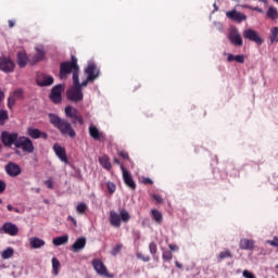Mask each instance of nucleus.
Returning a JSON list of instances; mask_svg holds the SVG:
<instances>
[{"instance_id": "obj_1", "label": "nucleus", "mask_w": 278, "mask_h": 278, "mask_svg": "<svg viewBox=\"0 0 278 278\" xmlns=\"http://www.w3.org/2000/svg\"><path fill=\"white\" fill-rule=\"evenodd\" d=\"M71 73L74 84L71 88V101L73 103H79V101H84L83 88H87L88 83L94 80H89L87 76L86 80L79 83V64H77V58L75 55L71 56Z\"/></svg>"}, {"instance_id": "obj_2", "label": "nucleus", "mask_w": 278, "mask_h": 278, "mask_svg": "<svg viewBox=\"0 0 278 278\" xmlns=\"http://www.w3.org/2000/svg\"><path fill=\"white\" fill-rule=\"evenodd\" d=\"M48 118L51 125H53L55 129H59L63 136L66 134L71 135V123H68V121L58 116L54 113H49Z\"/></svg>"}, {"instance_id": "obj_3", "label": "nucleus", "mask_w": 278, "mask_h": 278, "mask_svg": "<svg viewBox=\"0 0 278 278\" xmlns=\"http://www.w3.org/2000/svg\"><path fill=\"white\" fill-rule=\"evenodd\" d=\"M129 220H131V215H129V212L125 208H123L119 214L116 213V211L110 212V224L112 227H121V222L129 223Z\"/></svg>"}, {"instance_id": "obj_4", "label": "nucleus", "mask_w": 278, "mask_h": 278, "mask_svg": "<svg viewBox=\"0 0 278 278\" xmlns=\"http://www.w3.org/2000/svg\"><path fill=\"white\" fill-rule=\"evenodd\" d=\"M18 132H10L8 130H3L0 134V140L3 144V147H16V143L18 142Z\"/></svg>"}, {"instance_id": "obj_5", "label": "nucleus", "mask_w": 278, "mask_h": 278, "mask_svg": "<svg viewBox=\"0 0 278 278\" xmlns=\"http://www.w3.org/2000/svg\"><path fill=\"white\" fill-rule=\"evenodd\" d=\"M15 149H22L24 153H34L35 147L34 141L29 137H18Z\"/></svg>"}, {"instance_id": "obj_6", "label": "nucleus", "mask_w": 278, "mask_h": 278, "mask_svg": "<svg viewBox=\"0 0 278 278\" xmlns=\"http://www.w3.org/2000/svg\"><path fill=\"white\" fill-rule=\"evenodd\" d=\"M14 61L8 56H0V71L2 73H14Z\"/></svg>"}, {"instance_id": "obj_7", "label": "nucleus", "mask_w": 278, "mask_h": 278, "mask_svg": "<svg viewBox=\"0 0 278 278\" xmlns=\"http://www.w3.org/2000/svg\"><path fill=\"white\" fill-rule=\"evenodd\" d=\"M36 53L29 60L30 64H38V62H42L47 58V50H45V46L38 45L35 47Z\"/></svg>"}, {"instance_id": "obj_8", "label": "nucleus", "mask_w": 278, "mask_h": 278, "mask_svg": "<svg viewBox=\"0 0 278 278\" xmlns=\"http://www.w3.org/2000/svg\"><path fill=\"white\" fill-rule=\"evenodd\" d=\"M100 74L101 71L94 63H89L85 68V75H87L89 81H94V79H98Z\"/></svg>"}, {"instance_id": "obj_9", "label": "nucleus", "mask_w": 278, "mask_h": 278, "mask_svg": "<svg viewBox=\"0 0 278 278\" xmlns=\"http://www.w3.org/2000/svg\"><path fill=\"white\" fill-rule=\"evenodd\" d=\"M243 38H245V40H250L251 42H255V45H263L264 43V39H262V37H260V34H257L256 30L253 29H245L243 31Z\"/></svg>"}, {"instance_id": "obj_10", "label": "nucleus", "mask_w": 278, "mask_h": 278, "mask_svg": "<svg viewBox=\"0 0 278 278\" xmlns=\"http://www.w3.org/2000/svg\"><path fill=\"white\" fill-rule=\"evenodd\" d=\"M92 266L96 273H98L101 277H112V275H110L108 271V267H105V264H103L101 260L94 258L92 261Z\"/></svg>"}, {"instance_id": "obj_11", "label": "nucleus", "mask_w": 278, "mask_h": 278, "mask_svg": "<svg viewBox=\"0 0 278 278\" xmlns=\"http://www.w3.org/2000/svg\"><path fill=\"white\" fill-rule=\"evenodd\" d=\"M122 173H123V180L124 184L130 188V190H136V181L134 180V177L131 176V173L125 168V165H121Z\"/></svg>"}, {"instance_id": "obj_12", "label": "nucleus", "mask_w": 278, "mask_h": 278, "mask_svg": "<svg viewBox=\"0 0 278 278\" xmlns=\"http://www.w3.org/2000/svg\"><path fill=\"white\" fill-rule=\"evenodd\" d=\"M64 90V86L62 84L56 85L52 88L50 93V99L52 103H60L62 101V91Z\"/></svg>"}, {"instance_id": "obj_13", "label": "nucleus", "mask_w": 278, "mask_h": 278, "mask_svg": "<svg viewBox=\"0 0 278 278\" xmlns=\"http://www.w3.org/2000/svg\"><path fill=\"white\" fill-rule=\"evenodd\" d=\"M228 40L231 42V45H235L236 47H242V45H244V42L242 41V36L236 28L229 31Z\"/></svg>"}, {"instance_id": "obj_14", "label": "nucleus", "mask_w": 278, "mask_h": 278, "mask_svg": "<svg viewBox=\"0 0 278 278\" xmlns=\"http://www.w3.org/2000/svg\"><path fill=\"white\" fill-rule=\"evenodd\" d=\"M227 18L235 21V23H242L247 21V15L244 13L238 12L236 9L226 12Z\"/></svg>"}, {"instance_id": "obj_15", "label": "nucleus", "mask_w": 278, "mask_h": 278, "mask_svg": "<svg viewBox=\"0 0 278 278\" xmlns=\"http://www.w3.org/2000/svg\"><path fill=\"white\" fill-rule=\"evenodd\" d=\"M56 157L61 160V162H64L65 164H68V156H66V150L64 147L60 146V143H54L52 147Z\"/></svg>"}, {"instance_id": "obj_16", "label": "nucleus", "mask_w": 278, "mask_h": 278, "mask_svg": "<svg viewBox=\"0 0 278 278\" xmlns=\"http://www.w3.org/2000/svg\"><path fill=\"white\" fill-rule=\"evenodd\" d=\"M27 136H29V138H33V140H38V138H42L43 140H47V138H49V135H47V132L33 127L27 128Z\"/></svg>"}, {"instance_id": "obj_17", "label": "nucleus", "mask_w": 278, "mask_h": 278, "mask_svg": "<svg viewBox=\"0 0 278 278\" xmlns=\"http://www.w3.org/2000/svg\"><path fill=\"white\" fill-rule=\"evenodd\" d=\"M5 172L10 177H18L21 175V166L14 162H10L5 165Z\"/></svg>"}, {"instance_id": "obj_18", "label": "nucleus", "mask_w": 278, "mask_h": 278, "mask_svg": "<svg viewBox=\"0 0 278 278\" xmlns=\"http://www.w3.org/2000/svg\"><path fill=\"white\" fill-rule=\"evenodd\" d=\"M2 231L8 236H18V226L7 222L2 225Z\"/></svg>"}, {"instance_id": "obj_19", "label": "nucleus", "mask_w": 278, "mask_h": 278, "mask_svg": "<svg viewBox=\"0 0 278 278\" xmlns=\"http://www.w3.org/2000/svg\"><path fill=\"white\" fill-rule=\"evenodd\" d=\"M37 85H39L41 88H45L47 86H53V76L45 75L42 74L41 76H38L37 79Z\"/></svg>"}, {"instance_id": "obj_20", "label": "nucleus", "mask_w": 278, "mask_h": 278, "mask_svg": "<svg viewBox=\"0 0 278 278\" xmlns=\"http://www.w3.org/2000/svg\"><path fill=\"white\" fill-rule=\"evenodd\" d=\"M84 249H86V238L80 237L72 245V251H74V253H79V251H84Z\"/></svg>"}, {"instance_id": "obj_21", "label": "nucleus", "mask_w": 278, "mask_h": 278, "mask_svg": "<svg viewBox=\"0 0 278 278\" xmlns=\"http://www.w3.org/2000/svg\"><path fill=\"white\" fill-rule=\"evenodd\" d=\"M66 75H71V61L61 63L60 79H64Z\"/></svg>"}, {"instance_id": "obj_22", "label": "nucleus", "mask_w": 278, "mask_h": 278, "mask_svg": "<svg viewBox=\"0 0 278 278\" xmlns=\"http://www.w3.org/2000/svg\"><path fill=\"white\" fill-rule=\"evenodd\" d=\"M27 62H29V60L27 59V52L25 51L17 52V64L20 68H25V66H27Z\"/></svg>"}, {"instance_id": "obj_23", "label": "nucleus", "mask_w": 278, "mask_h": 278, "mask_svg": "<svg viewBox=\"0 0 278 278\" xmlns=\"http://www.w3.org/2000/svg\"><path fill=\"white\" fill-rule=\"evenodd\" d=\"M29 244H30V249H42V247H45L46 242H45V240H42L38 237H33L29 239Z\"/></svg>"}, {"instance_id": "obj_24", "label": "nucleus", "mask_w": 278, "mask_h": 278, "mask_svg": "<svg viewBox=\"0 0 278 278\" xmlns=\"http://www.w3.org/2000/svg\"><path fill=\"white\" fill-rule=\"evenodd\" d=\"M255 247V241L254 240H249V239H241L240 241V249L243 251H251Z\"/></svg>"}, {"instance_id": "obj_25", "label": "nucleus", "mask_w": 278, "mask_h": 278, "mask_svg": "<svg viewBox=\"0 0 278 278\" xmlns=\"http://www.w3.org/2000/svg\"><path fill=\"white\" fill-rule=\"evenodd\" d=\"M89 136H91V138H93V140H101V138H103V134L99 131V128H97V126L91 125L89 127Z\"/></svg>"}, {"instance_id": "obj_26", "label": "nucleus", "mask_w": 278, "mask_h": 278, "mask_svg": "<svg viewBox=\"0 0 278 278\" xmlns=\"http://www.w3.org/2000/svg\"><path fill=\"white\" fill-rule=\"evenodd\" d=\"M151 217L157 225H162V223H164V216L162 215V212L155 208L151 211Z\"/></svg>"}, {"instance_id": "obj_27", "label": "nucleus", "mask_w": 278, "mask_h": 278, "mask_svg": "<svg viewBox=\"0 0 278 278\" xmlns=\"http://www.w3.org/2000/svg\"><path fill=\"white\" fill-rule=\"evenodd\" d=\"M71 121L72 123H78L79 125H84V119L81 115L77 112V110L71 108Z\"/></svg>"}, {"instance_id": "obj_28", "label": "nucleus", "mask_w": 278, "mask_h": 278, "mask_svg": "<svg viewBox=\"0 0 278 278\" xmlns=\"http://www.w3.org/2000/svg\"><path fill=\"white\" fill-rule=\"evenodd\" d=\"M54 247H62V244H68V235L56 237L52 240Z\"/></svg>"}, {"instance_id": "obj_29", "label": "nucleus", "mask_w": 278, "mask_h": 278, "mask_svg": "<svg viewBox=\"0 0 278 278\" xmlns=\"http://www.w3.org/2000/svg\"><path fill=\"white\" fill-rule=\"evenodd\" d=\"M99 162L101 166L104 167L106 170L112 169V163L110 162V157L108 155L100 156Z\"/></svg>"}, {"instance_id": "obj_30", "label": "nucleus", "mask_w": 278, "mask_h": 278, "mask_svg": "<svg viewBox=\"0 0 278 278\" xmlns=\"http://www.w3.org/2000/svg\"><path fill=\"white\" fill-rule=\"evenodd\" d=\"M61 264L56 257H52V275H60Z\"/></svg>"}, {"instance_id": "obj_31", "label": "nucleus", "mask_w": 278, "mask_h": 278, "mask_svg": "<svg viewBox=\"0 0 278 278\" xmlns=\"http://www.w3.org/2000/svg\"><path fill=\"white\" fill-rule=\"evenodd\" d=\"M267 18H270L271 21H277L278 18V11L275 7H269L267 10Z\"/></svg>"}, {"instance_id": "obj_32", "label": "nucleus", "mask_w": 278, "mask_h": 278, "mask_svg": "<svg viewBox=\"0 0 278 278\" xmlns=\"http://www.w3.org/2000/svg\"><path fill=\"white\" fill-rule=\"evenodd\" d=\"M269 40H270L271 45H275L278 42V27L271 28Z\"/></svg>"}, {"instance_id": "obj_33", "label": "nucleus", "mask_w": 278, "mask_h": 278, "mask_svg": "<svg viewBox=\"0 0 278 278\" xmlns=\"http://www.w3.org/2000/svg\"><path fill=\"white\" fill-rule=\"evenodd\" d=\"M1 257L3 260H10V257H14V249L13 248H8L1 253Z\"/></svg>"}, {"instance_id": "obj_34", "label": "nucleus", "mask_w": 278, "mask_h": 278, "mask_svg": "<svg viewBox=\"0 0 278 278\" xmlns=\"http://www.w3.org/2000/svg\"><path fill=\"white\" fill-rule=\"evenodd\" d=\"M227 257H233V255L231 254V251L229 250L219 252V254L217 255L218 262H223V260H227Z\"/></svg>"}, {"instance_id": "obj_35", "label": "nucleus", "mask_w": 278, "mask_h": 278, "mask_svg": "<svg viewBox=\"0 0 278 278\" xmlns=\"http://www.w3.org/2000/svg\"><path fill=\"white\" fill-rule=\"evenodd\" d=\"M10 116L8 115V111L5 110H0V125L3 126L5 125V121H8Z\"/></svg>"}, {"instance_id": "obj_36", "label": "nucleus", "mask_w": 278, "mask_h": 278, "mask_svg": "<svg viewBox=\"0 0 278 278\" xmlns=\"http://www.w3.org/2000/svg\"><path fill=\"white\" fill-rule=\"evenodd\" d=\"M87 210H88V205L86 203H79L76 206V212H78V214H86Z\"/></svg>"}, {"instance_id": "obj_37", "label": "nucleus", "mask_w": 278, "mask_h": 278, "mask_svg": "<svg viewBox=\"0 0 278 278\" xmlns=\"http://www.w3.org/2000/svg\"><path fill=\"white\" fill-rule=\"evenodd\" d=\"M149 251H150V253H151V255L153 256V257H155V255H157V244H155V242H150V244H149Z\"/></svg>"}, {"instance_id": "obj_38", "label": "nucleus", "mask_w": 278, "mask_h": 278, "mask_svg": "<svg viewBox=\"0 0 278 278\" xmlns=\"http://www.w3.org/2000/svg\"><path fill=\"white\" fill-rule=\"evenodd\" d=\"M162 257L164 262H170V260H173V252L164 251Z\"/></svg>"}, {"instance_id": "obj_39", "label": "nucleus", "mask_w": 278, "mask_h": 278, "mask_svg": "<svg viewBox=\"0 0 278 278\" xmlns=\"http://www.w3.org/2000/svg\"><path fill=\"white\" fill-rule=\"evenodd\" d=\"M123 250V244L118 243L116 247H114L111 251V254L116 256L121 253V251Z\"/></svg>"}, {"instance_id": "obj_40", "label": "nucleus", "mask_w": 278, "mask_h": 278, "mask_svg": "<svg viewBox=\"0 0 278 278\" xmlns=\"http://www.w3.org/2000/svg\"><path fill=\"white\" fill-rule=\"evenodd\" d=\"M242 8H245L247 10H253L254 12H258L260 14H264V10H262L260 7H251L249 4L242 5Z\"/></svg>"}, {"instance_id": "obj_41", "label": "nucleus", "mask_w": 278, "mask_h": 278, "mask_svg": "<svg viewBox=\"0 0 278 278\" xmlns=\"http://www.w3.org/2000/svg\"><path fill=\"white\" fill-rule=\"evenodd\" d=\"M15 104H16V98L9 97V99H8V108H9V110H12V108H14Z\"/></svg>"}, {"instance_id": "obj_42", "label": "nucleus", "mask_w": 278, "mask_h": 278, "mask_svg": "<svg viewBox=\"0 0 278 278\" xmlns=\"http://www.w3.org/2000/svg\"><path fill=\"white\" fill-rule=\"evenodd\" d=\"M106 186L110 194H114V192H116V185H114V182H108Z\"/></svg>"}, {"instance_id": "obj_43", "label": "nucleus", "mask_w": 278, "mask_h": 278, "mask_svg": "<svg viewBox=\"0 0 278 278\" xmlns=\"http://www.w3.org/2000/svg\"><path fill=\"white\" fill-rule=\"evenodd\" d=\"M13 98L16 99H23V90L22 89H16L14 92H13Z\"/></svg>"}, {"instance_id": "obj_44", "label": "nucleus", "mask_w": 278, "mask_h": 278, "mask_svg": "<svg viewBox=\"0 0 278 278\" xmlns=\"http://www.w3.org/2000/svg\"><path fill=\"white\" fill-rule=\"evenodd\" d=\"M267 244H269L270 247H275L276 249H278V237H274L273 240H268Z\"/></svg>"}, {"instance_id": "obj_45", "label": "nucleus", "mask_w": 278, "mask_h": 278, "mask_svg": "<svg viewBox=\"0 0 278 278\" xmlns=\"http://www.w3.org/2000/svg\"><path fill=\"white\" fill-rule=\"evenodd\" d=\"M242 275L244 278H255V274H253L252 271H249V269H244Z\"/></svg>"}, {"instance_id": "obj_46", "label": "nucleus", "mask_w": 278, "mask_h": 278, "mask_svg": "<svg viewBox=\"0 0 278 278\" xmlns=\"http://www.w3.org/2000/svg\"><path fill=\"white\" fill-rule=\"evenodd\" d=\"M235 62H238V64H244V54H238L235 56Z\"/></svg>"}, {"instance_id": "obj_47", "label": "nucleus", "mask_w": 278, "mask_h": 278, "mask_svg": "<svg viewBox=\"0 0 278 278\" xmlns=\"http://www.w3.org/2000/svg\"><path fill=\"white\" fill-rule=\"evenodd\" d=\"M43 184L47 186V188H49V190H53V178H49Z\"/></svg>"}, {"instance_id": "obj_48", "label": "nucleus", "mask_w": 278, "mask_h": 278, "mask_svg": "<svg viewBox=\"0 0 278 278\" xmlns=\"http://www.w3.org/2000/svg\"><path fill=\"white\" fill-rule=\"evenodd\" d=\"M138 260H142V262H151V256H144L141 253L137 254Z\"/></svg>"}, {"instance_id": "obj_49", "label": "nucleus", "mask_w": 278, "mask_h": 278, "mask_svg": "<svg viewBox=\"0 0 278 278\" xmlns=\"http://www.w3.org/2000/svg\"><path fill=\"white\" fill-rule=\"evenodd\" d=\"M5 188H8V185H5V181L0 180V194H3V192H5Z\"/></svg>"}, {"instance_id": "obj_50", "label": "nucleus", "mask_w": 278, "mask_h": 278, "mask_svg": "<svg viewBox=\"0 0 278 278\" xmlns=\"http://www.w3.org/2000/svg\"><path fill=\"white\" fill-rule=\"evenodd\" d=\"M142 184H144L146 186H153V180L149 177H144Z\"/></svg>"}, {"instance_id": "obj_51", "label": "nucleus", "mask_w": 278, "mask_h": 278, "mask_svg": "<svg viewBox=\"0 0 278 278\" xmlns=\"http://www.w3.org/2000/svg\"><path fill=\"white\" fill-rule=\"evenodd\" d=\"M119 157H123V160H129V153L125 151H119L118 152Z\"/></svg>"}, {"instance_id": "obj_52", "label": "nucleus", "mask_w": 278, "mask_h": 278, "mask_svg": "<svg viewBox=\"0 0 278 278\" xmlns=\"http://www.w3.org/2000/svg\"><path fill=\"white\" fill-rule=\"evenodd\" d=\"M65 116H67V118H71V105H67L65 108Z\"/></svg>"}, {"instance_id": "obj_53", "label": "nucleus", "mask_w": 278, "mask_h": 278, "mask_svg": "<svg viewBox=\"0 0 278 278\" xmlns=\"http://www.w3.org/2000/svg\"><path fill=\"white\" fill-rule=\"evenodd\" d=\"M227 62H236V55H233V54H228V56H227Z\"/></svg>"}, {"instance_id": "obj_54", "label": "nucleus", "mask_w": 278, "mask_h": 278, "mask_svg": "<svg viewBox=\"0 0 278 278\" xmlns=\"http://www.w3.org/2000/svg\"><path fill=\"white\" fill-rule=\"evenodd\" d=\"M153 199H154V201H156V203H162V197H160V195H157V194H154L153 195Z\"/></svg>"}, {"instance_id": "obj_55", "label": "nucleus", "mask_w": 278, "mask_h": 278, "mask_svg": "<svg viewBox=\"0 0 278 278\" xmlns=\"http://www.w3.org/2000/svg\"><path fill=\"white\" fill-rule=\"evenodd\" d=\"M168 249H169L170 251H179V247H177V245H175V244H169V245H168Z\"/></svg>"}, {"instance_id": "obj_56", "label": "nucleus", "mask_w": 278, "mask_h": 278, "mask_svg": "<svg viewBox=\"0 0 278 278\" xmlns=\"http://www.w3.org/2000/svg\"><path fill=\"white\" fill-rule=\"evenodd\" d=\"M3 99H5V93L0 88V103L3 101Z\"/></svg>"}, {"instance_id": "obj_57", "label": "nucleus", "mask_w": 278, "mask_h": 278, "mask_svg": "<svg viewBox=\"0 0 278 278\" xmlns=\"http://www.w3.org/2000/svg\"><path fill=\"white\" fill-rule=\"evenodd\" d=\"M175 266L179 268V270H181V268H184V265L181 263H179L178 261L175 262Z\"/></svg>"}, {"instance_id": "obj_58", "label": "nucleus", "mask_w": 278, "mask_h": 278, "mask_svg": "<svg viewBox=\"0 0 278 278\" xmlns=\"http://www.w3.org/2000/svg\"><path fill=\"white\" fill-rule=\"evenodd\" d=\"M8 23H9L10 29H12V27H14V25H15V22L12 20H9Z\"/></svg>"}, {"instance_id": "obj_59", "label": "nucleus", "mask_w": 278, "mask_h": 278, "mask_svg": "<svg viewBox=\"0 0 278 278\" xmlns=\"http://www.w3.org/2000/svg\"><path fill=\"white\" fill-rule=\"evenodd\" d=\"M66 99L71 101V89L66 90Z\"/></svg>"}, {"instance_id": "obj_60", "label": "nucleus", "mask_w": 278, "mask_h": 278, "mask_svg": "<svg viewBox=\"0 0 278 278\" xmlns=\"http://www.w3.org/2000/svg\"><path fill=\"white\" fill-rule=\"evenodd\" d=\"M114 164H117L118 166H123V164L121 163V161L118 159H114Z\"/></svg>"}, {"instance_id": "obj_61", "label": "nucleus", "mask_w": 278, "mask_h": 278, "mask_svg": "<svg viewBox=\"0 0 278 278\" xmlns=\"http://www.w3.org/2000/svg\"><path fill=\"white\" fill-rule=\"evenodd\" d=\"M7 210H8L9 212L14 211V208H13L12 204H9V205L7 206Z\"/></svg>"}, {"instance_id": "obj_62", "label": "nucleus", "mask_w": 278, "mask_h": 278, "mask_svg": "<svg viewBox=\"0 0 278 278\" xmlns=\"http://www.w3.org/2000/svg\"><path fill=\"white\" fill-rule=\"evenodd\" d=\"M71 138H75V131L71 129Z\"/></svg>"}, {"instance_id": "obj_63", "label": "nucleus", "mask_w": 278, "mask_h": 278, "mask_svg": "<svg viewBox=\"0 0 278 278\" xmlns=\"http://www.w3.org/2000/svg\"><path fill=\"white\" fill-rule=\"evenodd\" d=\"M71 223H73V225H77V222L73 217H71Z\"/></svg>"}, {"instance_id": "obj_64", "label": "nucleus", "mask_w": 278, "mask_h": 278, "mask_svg": "<svg viewBox=\"0 0 278 278\" xmlns=\"http://www.w3.org/2000/svg\"><path fill=\"white\" fill-rule=\"evenodd\" d=\"M13 212H16V214H21V210L18 208H13Z\"/></svg>"}]
</instances>
